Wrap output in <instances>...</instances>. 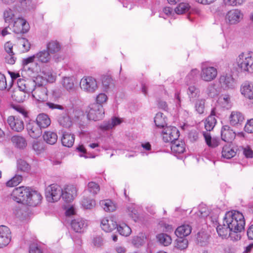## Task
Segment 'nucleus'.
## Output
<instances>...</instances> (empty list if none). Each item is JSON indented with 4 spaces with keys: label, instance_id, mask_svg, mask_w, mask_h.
I'll list each match as a JSON object with an SVG mask.
<instances>
[{
    "label": "nucleus",
    "instance_id": "obj_37",
    "mask_svg": "<svg viewBox=\"0 0 253 253\" xmlns=\"http://www.w3.org/2000/svg\"><path fill=\"white\" fill-rule=\"evenodd\" d=\"M209 240V235L204 231H200L197 234V241L198 244L201 246L206 245Z\"/></svg>",
    "mask_w": 253,
    "mask_h": 253
},
{
    "label": "nucleus",
    "instance_id": "obj_3",
    "mask_svg": "<svg viewBox=\"0 0 253 253\" xmlns=\"http://www.w3.org/2000/svg\"><path fill=\"white\" fill-rule=\"evenodd\" d=\"M239 68L244 71L253 72V53H242L237 59Z\"/></svg>",
    "mask_w": 253,
    "mask_h": 253
},
{
    "label": "nucleus",
    "instance_id": "obj_2",
    "mask_svg": "<svg viewBox=\"0 0 253 253\" xmlns=\"http://www.w3.org/2000/svg\"><path fill=\"white\" fill-rule=\"evenodd\" d=\"M225 225L233 231H242L244 229L245 220L243 214L237 211H229L226 213L223 218Z\"/></svg>",
    "mask_w": 253,
    "mask_h": 253
},
{
    "label": "nucleus",
    "instance_id": "obj_32",
    "mask_svg": "<svg viewBox=\"0 0 253 253\" xmlns=\"http://www.w3.org/2000/svg\"><path fill=\"white\" fill-rule=\"evenodd\" d=\"M35 55L37 61L42 63H48L51 59L49 53L45 49L40 51Z\"/></svg>",
    "mask_w": 253,
    "mask_h": 253
},
{
    "label": "nucleus",
    "instance_id": "obj_34",
    "mask_svg": "<svg viewBox=\"0 0 253 253\" xmlns=\"http://www.w3.org/2000/svg\"><path fill=\"white\" fill-rule=\"evenodd\" d=\"M43 138L47 143L53 145L57 142L58 136L55 132L45 131L43 135Z\"/></svg>",
    "mask_w": 253,
    "mask_h": 253
},
{
    "label": "nucleus",
    "instance_id": "obj_20",
    "mask_svg": "<svg viewBox=\"0 0 253 253\" xmlns=\"http://www.w3.org/2000/svg\"><path fill=\"white\" fill-rule=\"evenodd\" d=\"M244 120V116L238 111H232L229 117L230 124L233 126H238L241 125Z\"/></svg>",
    "mask_w": 253,
    "mask_h": 253
},
{
    "label": "nucleus",
    "instance_id": "obj_23",
    "mask_svg": "<svg viewBox=\"0 0 253 253\" xmlns=\"http://www.w3.org/2000/svg\"><path fill=\"white\" fill-rule=\"evenodd\" d=\"M18 6L21 10L24 12L34 11L36 7L33 0H18Z\"/></svg>",
    "mask_w": 253,
    "mask_h": 253
},
{
    "label": "nucleus",
    "instance_id": "obj_35",
    "mask_svg": "<svg viewBox=\"0 0 253 253\" xmlns=\"http://www.w3.org/2000/svg\"><path fill=\"white\" fill-rule=\"evenodd\" d=\"M24 86L22 87L21 92L23 94V98L25 97V93H30L34 90V87L36 86V83L32 80H27L24 84Z\"/></svg>",
    "mask_w": 253,
    "mask_h": 253
},
{
    "label": "nucleus",
    "instance_id": "obj_19",
    "mask_svg": "<svg viewBox=\"0 0 253 253\" xmlns=\"http://www.w3.org/2000/svg\"><path fill=\"white\" fill-rule=\"evenodd\" d=\"M236 137V133L229 126H224L221 129V137L222 140L227 142H231Z\"/></svg>",
    "mask_w": 253,
    "mask_h": 253
},
{
    "label": "nucleus",
    "instance_id": "obj_50",
    "mask_svg": "<svg viewBox=\"0 0 253 253\" xmlns=\"http://www.w3.org/2000/svg\"><path fill=\"white\" fill-rule=\"evenodd\" d=\"M117 228L119 233L123 236H128L131 232L130 228L125 223L120 224Z\"/></svg>",
    "mask_w": 253,
    "mask_h": 253
},
{
    "label": "nucleus",
    "instance_id": "obj_52",
    "mask_svg": "<svg viewBox=\"0 0 253 253\" xmlns=\"http://www.w3.org/2000/svg\"><path fill=\"white\" fill-rule=\"evenodd\" d=\"M100 205L106 211H113L115 209L114 205L110 200H102Z\"/></svg>",
    "mask_w": 253,
    "mask_h": 253
},
{
    "label": "nucleus",
    "instance_id": "obj_6",
    "mask_svg": "<svg viewBox=\"0 0 253 253\" xmlns=\"http://www.w3.org/2000/svg\"><path fill=\"white\" fill-rule=\"evenodd\" d=\"M87 118L89 120L96 121L102 119L104 115L103 106L98 103H92L89 107Z\"/></svg>",
    "mask_w": 253,
    "mask_h": 253
},
{
    "label": "nucleus",
    "instance_id": "obj_56",
    "mask_svg": "<svg viewBox=\"0 0 253 253\" xmlns=\"http://www.w3.org/2000/svg\"><path fill=\"white\" fill-rule=\"evenodd\" d=\"M189 7V4L181 3L175 8L174 11L177 14H182L188 11Z\"/></svg>",
    "mask_w": 253,
    "mask_h": 253
},
{
    "label": "nucleus",
    "instance_id": "obj_39",
    "mask_svg": "<svg viewBox=\"0 0 253 253\" xmlns=\"http://www.w3.org/2000/svg\"><path fill=\"white\" fill-rule=\"evenodd\" d=\"M206 100L200 98L196 100L194 103V108L196 112L199 114H203L204 113Z\"/></svg>",
    "mask_w": 253,
    "mask_h": 253
},
{
    "label": "nucleus",
    "instance_id": "obj_60",
    "mask_svg": "<svg viewBox=\"0 0 253 253\" xmlns=\"http://www.w3.org/2000/svg\"><path fill=\"white\" fill-rule=\"evenodd\" d=\"M196 214L201 218H205L209 215V211L206 207L200 206L199 210L196 212Z\"/></svg>",
    "mask_w": 253,
    "mask_h": 253
},
{
    "label": "nucleus",
    "instance_id": "obj_21",
    "mask_svg": "<svg viewBox=\"0 0 253 253\" xmlns=\"http://www.w3.org/2000/svg\"><path fill=\"white\" fill-rule=\"evenodd\" d=\"M118 226L116 221L112 218H104L101 222L102 229L106 232H111L115 229Z\"/></svg>",
    "mask_w": 253,
    "mask_h": 253
},
{
    "label": "nucleus",
    "instance_id": "obj_31",
    "mask_svg": "<svg viewBox=\"0 0 253 253\" xmlns=\"http://www.w3.org/2000/svg\"><path fill=\"white\" fill-rule=\"evenodd\" d=\"M75 141L74 134L69 132H64L61 137L62 145L67 147H71L73 146Z\"/></svg>",
    "mask_w": 253,
    "mask_h": 253
},
{
    "label": "nucleus",
    "instance_id": "obj_57",
    "mask_svg": "<svg viewBox=\"0 0 253 253\" xmlns=\"http://www.w3.org/2000/svg\"><path fill=\"white\" fill-rule=\"evenodd\" d=\"M13 11L10 8L6 9L3 12V18L5 22L10 23L14 17Z\"/></svg>",
    "mask_w": 253,
    "mask_h": 253
},
{
    "label": "nucleus",
    "instance_id": "obj_28",
    "mask_svg": "<svg viewBox=\"0 0 253 253\" xmlns=\"http://www.w3.org/2000/svg\"><path fill=\"white\" fill-rule=\"evenodd\" d=\"M121 123V120L120 119L114 117L111 120L103 122V123L99 126V127L102 130H108L120 125Z\"/></svg>",
    "mask_w": 253,
    "mask_h": 253
},
{
    "label": "nucleus",
    "instance_id": "obj_15",
    "mask_svg": "<svg viewBox=\"0 0 253 253\" xmlns=\"http://www.w3.org/2000/svg\"><path fill=\"white\" fill-rule=\"evenodd\" d=\"M31 92L33 97L38 101L44 102L47 99V89L42 85L35 86Z\"/></svg>",
    "mask_w": 253,
    "mask_h": 253
},
{
    "label": "nucleus",
    "instance_id": "obj_58",
    "mask_svg": "<svg viewBox=\"0 0 253 253\" xmlns=\"http://www.w3.org/2000/svg\"><path fill=\"white\" fill-rule=\"evenodd\" d=\"M29 253H42V251L39 245L36 243H33L29 246Z\"/></svg>",
    "mask_w": 253,
    "mask_h": 253
},
{
    "label": "nucleus",
    "instance_id": "obj_59",
    "mask_svg": "<svg viewBox=\"0 0 253 253\" xmlns=\"http://www.w3.org/2000/svg\"><path fill=\"white\" fill-rule=\"evenodd\" d=\"M242 231H232L230 230L228 237H229L232 241H238L241 239V236L240 232Z\"/></svg>",
    "mask_w": 253,
    "mask_h": 253
},
{
    "label": "nucleus",
    "instance_id": "obj_30",
    "mask_svg": "<svg viewBox=\"0 0 253 253\" xmlns=\"http://www.w3.org/2000/svg\"><path fill=\"white\" fill-rule=\"evenodd\" d=\"M192 231V227L189 224H183L177 228L175 234L177 237L187 236L189 235Z\"/></svg>",
    "mask_w": 253,
    "mask_h": 253
},
{
    "label": "nucleus",
    "instance_id": "obj_25",
    "mask_svg": "<svg viewBox=\"0 0 253 253\" xmlns=\"http://www.w3.org/2000/svg\"><path fill=\"white\" fill-rule=\"evenodd\" d=\"M238 148L233 145H225L222 150V157L226 159H230L234 157L237 153Z\"/></svg>",
    "mask_w": 253,
    "mask_h": 253
},
{
    "label": "nucleus",
    "instance_id": "obj_18",
    "mask_svg": "<svg viewBox=\"0 0 253 253\" xmlns=\"http://www.w3.org/2000/svg\"><path fill=\"white\" fill-rule=\"evenodd\" d=\"M77 189L73 185H68L62 190L61 197L66 202H70L73 200L77 195Z\"/></svg>",
    "mask_w": 253,
    "mask_h": 253
},
{
    "label": "nucleus",
    "instance_id": "obj_1",
    "mask_svg": "<svg viewBox=\"0 0 253 253\" xmlns=\"http://www.w3.org/2000/svg\"><path fill=\"white\" fill-rule=\"evenodd\" d=\"M12 196L16 202L30 206H36L40 203L42 199V195L37 191L23 186L14 189Z\"/></svg>",
    "mask_w": 253,
    "mask_h": 253
},
{
    "label": "nucleus",
    "instance_id": "obj_8",
    "mask_svg": "<svg viewBox=\"0 0 253 253\" xmlns=\"http://www.w3.org/2000/svg\"><path fill=\"white\" fill-rule=\"evenodd\" d=\"M179 136V132L175 126H169L164 128L163 139L165 142L171 143L176 140Z\"/></svg>",
    "mask_w": 253,
    "mask_h": 253
},
{
    "label": "nucleus",
    "instance_id": "obj_22",
    "mask_svg": "<svg viewBox=\"0 0 253 253\" xmlns=\"http://www.w3.org/2000/svg\"><path fill=\"white\" fill-rule=\"evenodd\" d=\"M242 95L250 99L253 98V84L248 81L243 83L240 88Z\"/></svg>",
    "mask_w": 253,
    "mask_h": 253
},
{
    "label": "nucleus",
    "instance_id": "obj_38",
    "mask_svg": "<svg viewBox=\"0 0 253 253\" xmlns=\"http://www.w3.org/2000/svg\"><path fill=\"white\" fill-rule=\"evenodd\" d=\"M175 248L179 250H184L187 249L188 246V241L187 239L182 237H177L175 240Z\"/></svg>",
    "mask_w": 253,
    "mask_h": 253
},
{
    "label": "nucleus",
    "instance_id": "obj_27",
    "mask_svg": "<svg viewBox=\"0 0 253 253\" xmlns=\"http://www.w3.org/2000/svg\"><path fill=\"white\" fill-rule=\"evenodd\" d=\"M35 122L42 129L46 128L51 124L48 116L43 113L38 115Z\"/></svg>",
    "mask_w": 253,
    "mask_h": 253
},
{
    "label": "nucleus",
    "instance_id": "obj_41",
    "mask_svg": "<svg viewBox=\"0 0 253 253\" xmlns=\"http://www.w3.org/2000/svg\"><path fill=\"white\" fill-rule=\"evenodd\" d=\"M230 230V229H229L227 226L225 225V223H224L223 220L222 224L219 225L216 228V231L218 235L222 238L228 237Z\"/></svg>",
    "mask_w": 253,
    "mask_h": 253
},
{
    "label": "nucleus",
    "instance_id": "obj_42",
    "mask_svg": "<svg viewBox=\"0 0 253 253\" xmlns=\"http://www.w3.org/2000/svg\"><path fill=\"white\" fill-rule=\"evenodd\" d=\"M206 92L209 97L213 98L219 94V89L216 84H210L207 87Z\"/></svg>",
    "mask_w": 253,
    "mask_h": 253
},
{
    "label": "nucleus",
    "instance_id": "obj_44",
    "mask_svg": "<svg viewBox=\"0 0 253 253\" xmlns=\"http://www.w3.org/2000/svg\"><path fill=\"white\" fill-rule=\"evenodd\" d=\"M218 101L222 107L226 109H228L231 107V98L229 95H222L219 98Z\"/></svg>",
    "mask_w": 253,
    "mask_h": 253
},
{
    "label": "nucleus",
    "instance_id": "obj_9",
    "mask_svg": "<svg viewBox=\"0 0 253 253\" xmlns=\"http://www.w3.org/2000/svg\"><path fill=\"white\" fill-rule=\"evenodd\" d=\"M217 75V69L214 67L202 65L200 76L203 81L207 82L212 81L216 78Z\"/></svg>",
    "mask_w": 253,
    "mask_h": 253
},
{
    "label": "nucleus",
    "instance_id": "obj_62",
    "mask_svg": "<svg viewBox=\"0 0 253 253\" xmlns=\"http://www.w3.org/2000/svg\"><path fill=\"white\" fill-rule=\"evenodd\" d=\"M19 43L22 45L23 47V51L27 52L29 50L31 46V44L25 38H22L19 39Z\"/></svg>",
    "mask_w": 253,
    "mask_h": 253
},
{
    "label": "nucleus",
    "instance_id": "obj_11",
    "mask_svg": "<svg viewBox=\"0 0 253 253\" xmlns=\"http://www.w3.org/2000/svg\"><path fill=\"white\" fill-rule=\"evenodd\" d=\"M7 123L10 128L15 132H21L24 128L23 120L18 117L11 116L8 117Z\"/></svg>",
    "mask_w": 253,
    "mask_h": 253
},
{
    "label": "nucleus",
    "instance_id": "obj_5",
    "mask_svg": "<svg viewBox=\"0 0 253 253\" xmlns=\"http://www.w3.org/2000/svg\"><path fill=\"white\" fill-rule=\"evenodd\" d=\"M62 189L57 184H51L45 189V195L47 201L53 203L60 199Z\"/></svg>",
    "mask_w": 253,
    "mask_h": 253
},
{
    "label": "nucleus",
    "instance_id": "obj_43",
    "mask_svg": "<svg viewBox=\"0 0 253 253\" xmlns=\"http://www.w3.org/2000/svg\"><path fill=\"white\" fill-rule=\"evenodd\" d=\"M46 50L51 53L58 52L61 49V46L58 42L55 41H51L47 43L46 45Z\"/></svg>",
    "mask_w": 253,
    "mask_h": 253
},
{
    "label": "nucleus",
    "instance_id": "obj_36",
    "mask_svg": "<svg viewBox=\"0 0 253 253\" xmlns=\"http://www.w3.org/2000/svg\"><path fill=\"white\" fill-rule=\"evenodd\" d=\"M11 140L12 142L15 144V146L20 149H23L27 146V142L26 139L24 137L21 136H13L11 138Z\"/></svg>",
    "mask_w": 253,
    "mask_h": 253
},
{
    "label": "nucleus",
    "instance_id": "obj_61",
    "mask_svg": "<svg viewBox=\"0 0 253 253\" xmlns=\"http://www.w3.org/2000/svg\"><path fill=\"white\" fill-rule=\"evenodd\" d=\"M92 244L95 247H100L103 244V238L100 236L94 237L92 240Z\"/></svg>",
    "mask_w": 253,
    "mask_h": 253
},
{
    "label": "nucleus",
    "instance_id": "obj_17",
    "mask_svg": "<svg viewBox=\"0 0 253 253\" xmlns=\"http://www.w3.org/2000/svg\"><path fill=\"white\" fill-rule=\"evenodd\" d=\"M26 128L29 135L33 138H38L42 134V128L35 121H30L27 124Z\"/></svg>",
    "mask_w": 253,
    "mask_h": 253
},
{
    "label": "nucleus",
    "instance_id": "obj_49",
    "mask_svg": "<svg viewBox=\"0 0 253 253\" xmlns=\"http://www.w3.org/2000/svg\"><path fill=\"white\" fill-rule=\"evenodd\" d=\"M82 207L85 209H92L96 205L95 201L90 198L84 197L81 201Z\"/></svg>",
    "mask_w": 253,
    "mask_h": 253
},
{
    "label": "nucleus",
    "instance_id": "obj_47",
    "mask_svg": "<svg viewBox=\"0 0 253 253\" xmlns=\"http://www.w3.org/2000/svg\"><path fill=\"white\" fill-rule=\"evenodd\" d=\"M154 122L157 126L165 128L166 125V117L163 113H158L154 118Z\"/></svg>",
    "mask_w": 253,
    "mask_h": 253
},
{
    "label": "nucleus",
    "instance_id": "obj_53",
    "mask_svg": "<svg viewBox=\"0 0 253 253\" xmlns=\"http://www.w3.org/2000/svg\"><path fill=\"white\" fill-rule=\"evenodd\" d=\"M22 179L21 175H15L6 183V185L9 187L16 186L21 182Z\"/></svg>",
    "mask_w": 253,
    "mask_h": 253
},
{
    "label": "nucleus",
    "instance_id": "obj_33",
    "mask_svg": "<svg viewBox=\"0 0 253 253\" xmlns=\"http://www.w3.org/2000/svg\"><path fill=\"white\" fill-rule=\"evenodd\" d=\"M171 149L174 153H183L185 149L184 143L177 139L171 143Z\"/></svg>",
    "mask_w": 253,
    "mask_h": 253
},
{
    "label": "nucleus",
    "instance_id": "obj_4",
    "mask_svg": "<svg viewBox=\"0 0 253 253\" xmlns=\"http://www.w3.org/2000/svg\"><path fill=\"white\" fill-rule=\"evenodd\" d=\"M46 105L51 109H57L64 111L63 114L60 115L57 118V121L61 126L65 127H69L72 126V122L71 119L67 114V109H64L61 105L51 102H47Z\"/></svg>",
    "mask_w": 253,
    "mask_h": 253
},
{
    "label": "nucleus",
    "instance_id": "obj_14",
    "mask_svg": "<svg viewBox=\"0 0 253 253\" xmlns=\"http://www.w3.org/2000/svg\"><path fill=\"white\" fill-rule=\"evenodd\" d=\"M11 239L9 228L4 225L0 226V248L7 246Z\"/></svg>",
    "mask_w": 253,
    "mask_h": 253
},
{
    "label": "nucleus",
    "instance_id": "obj_24",
    "mask_svg": "<svg viewBox=\"0 0 253 253\" xmlns=\"http://www.w3.org/2000/svg\"><path fill=\"white\" fill-rule=\"evenodd\" d=\"M13 45L10 42H6L4 44V49L7 55L5 57V61L10 64H14L16 58L12 51Z\"/></svg>",
    "mask_w": 253,
    "mask_h": 253
},
{
    "label": "nucleus",
    "instance_id": "obj_7",
    "mask_svg": "<svg viewBox=\"0 0 253 253\" xmlns=\"http://www.w3.org/2000/svg\"><path fill=\"white\" fill-rule=\"evenodd\" d=\"M81 88L85 92L93 93L98 87L96 80L91 77H85L80 82Z\"/></svg>",
    "mask_w": 253,
    "mask_h": 253
},
{
    "label": "nucleus",
    "instance_id": "obj_63",
    "mask_svg": "<svg viewBox=\"0 0 253 253\" xmlns=\"http://www.w3.org/2000/svg\"><path fill=\"white\" fill-rule=\"evenodd\" d=\"M245 0H225V4L229 6H239L242 4Z\"/></svg>",
    "mask_w": 253,
    "mask_h": 253
},
{
    "label": "nucleus",
    "instance_id": "obj_12",
    "mask_svg": "<svg viewBox=\"0 0 253 253\" xmlns=\"http://www.w3.org/2000/svg\"><path fill=\"white\" fill-rule=\"evenodd\" d=\"M29 25L26 20L18 18L14 21L13 31L16 34H25L29 30Z\"/></svg>",
    "mask_w": 253,
    "mask_h": 253
},
{
    "label": "nucleus",
    "instance_id": "obj_46",
    "mask_svg": "<svg viewBox=\"0 0 253 253\" xmlns=\"http://www.w3.org/2000/svg\"><path fill=\"white\" fill-rule=\"evenodd\" d=\"M61 84L67 90L71 91L74 88V83L71 77H64L62 78Z\"/></svg>",
    "mask_w": 253,
    "mask_h": 253
},
{
    "label": "nucleus",
    "instance_id": "obj_45",
    "mask_svg": "<svg viewBox=\"0 0 253 253\" xmlns=\"http://www.w3.org/2000/svg\"><path fill=\"white\" fill-rule=\"evenodd\" d=\"M156 237L158 242L164 246H168L171 243V237L167 234H159Z\"/></svg>",
    "mask_w": 253,
    "mask_h": 253
},
{
    "label": "nucleus",
    "instance_id": "obj_10",
    "mask_svg": "<svg viewBox=\"0 0 253 253\" xmlns=\"http://www.w3.org/2000/svg\"><path fill=\"white\" fill-rule=\"evenodd\" d=\"M219 83L221 88L227 90L233 89L236 86V82L232 75L228 74H223L219 78Z\"/></svg>",
    "mask_w": 253,
    "mask_h": 253
},
{
    "label": "nucleus",
    "instance_id": "obj_54",
    "mask_svg": "<svg viewBox=\"0 0 253 253\" xmlns=\"http://www.w3.org/2000/svg\"><path fill=\"white\" fill-rule=\"evenodd\" d=\"M17 165L18 169L21 171L28 172L31 169V167L29 164L25 161L22 159L17 161Z\"/></svg>",
    "mask_w": 253,
    "mask_h": 253
},
{
    "label": "nucleus",
    "instance_id": "obj_64",
    "mask_svg": "<svg viewBox=\"0 0 253 253\" xmlns=\"http://www.w3.org/2000/svg\"><path fill=\"white\" fill-rule=\"evenodd\" d=\"M244 130L248 133H253V119L247 121L244 127Z\"/></svg>",
    "mask_w": 253,
    "mask_h": 253
},
{
    "label": "nucleus",
    "instance_id": "obj_16",
    "mask_svg": "<svg viewBox=\"0 0 253 253\" xmlns=\"http://www.w3.org/2000/svg\"><path fill=\"white\" fill-rule=\"evenodd\" d=\"M72 229L77 233H83L86 229L87 221L81 217L73 219L71 222Z\"/></svg>",
    "mask_w": 253,
    "mask_h": 253
},
{
    "label": "nucleus",
    "instance_id": "obj_55",
    "mask_svg": "<svg viewBox=\"0 0 253 253\" xmlns=\"http://www.w3.org/2000/svg\"><path fill=\"white\" fill-rule=\"evenodd\" d=\"M87 190L92 194L96 195L100 191V186L95 182L91 181L87 184Z\"/></svg>",
    "mask_w": 253,
    "mask_h": 253
},
{
    "label": "nucleus",
    "instance_id": "obj_13",
    "mask_svg": "<svg viewBox=\"0 0 253 253\" xmlns=\"http://www.w3.org/2000/svg\"><path fill=\"white\" fill-rule=\"evenodd\" d=\"M243 18V13L238 9L229 11L225 17L226 20L229 24H236L239 23Z\"/></svg>",
    "mask_w": 253,
    "mask_h": 253
},
{
    "label": "nucleus",
    "instance_id": "obj_26",
    "mask_svg": "<svg viewBox=\"0 0 253 253\" xmlns=\"http://www.w3.org/2000/svg\"><path fill=\"white\" fill-rule=\"evenodd\" d=\"M215 110V108L212 109L210 115L208 116L205 122V128L207 131H211L216 123Z\"/></svg>",
    "mask_w": 253,
    "mask_h": 253
},
{
    "label": "nucleus",
    "instance_id": "obj_51",
    "mask_svg": "<svg viewBox=\"0 0 253 253\" xmlns=\"http://www.w3.org/2000/svg\"><path fill=\"white\" fill-rule=\"evenodd\" d=\"M25 81H26V80H25L24 79L19 78L17 80V86H18V87L19 90L16 91L15 92L14 96L16 97V98H15L16 100L18 102H22L24 100V98H23L22 96L19 98L18 95L21 93V91L22 87H23V86H24V84L25 83Z\"/></svg>",
    "mask_w": 253,
    "mask_h": 253
},
{
    "label": "nucleus",
    "instance_id": "obj_48",
    "mask_svg": "<svg viewBox=\"0 0 253 253\" xmlns=\"http://www.w3.org/2000/svg\"><path fill=\"white\" fill-rule=\"evenodd\" d=\"M203 135L204 136L207 144L211 147H215L218 145V141L215 138H212L210 133L208 132H203Z\"/></svg>",
    "mask_w": 253,
    "mask_h": 253
},
{
    "label": "nucleus",
    "instance_id": "obj_29",
    "mask_svg": "<svg viewBox=\"0 0 253 253\" xmlns=\"http://www.w3.org/2000/svg\"><path fill=\"white\" fill-rule=\"evenodd\" d=\"M187 94L190 101L194 102L200 97V91L199 88L195 85H190L187 89Z\"/></svg>",
    "mask_w": 253,
    "mask_h": 253
},
{
    "label": "nucleus",
    "instance_id": "obj_40",
    "mask_svg": "<svg viewBox=\"0 0 253 253\" xmlns=\"http://www.w3.org/2000/svg\"><path fill=\"white\" fill-rule=\"evenodd\" d=\"M147 239V236L145 234L141 233L139 236H134L132 240L131 243L135 247L138 248L142 246Z\"/></svg>",
    "mask_w": 253,
    "mask_h": 253
}]
</instances>
